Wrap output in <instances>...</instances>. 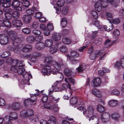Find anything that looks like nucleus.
<instances>
[{"instance_id":"c03bdc74","label":"nucleus","mask_w":124,"mask_h":124,"mask_svg":"<svg viewBox=\"0 0 124 124\" xmlns=\"http://www.w3.org/2000/svg\"><path fill=\"white\" fill-rule=\"evenodd\" d=\"M38 115L36 114L34 116L30 118V120L33 122H35L38 120Z\"/></svg>"},{"instance_id":"58836bf2","label":"nucleus","mask_w":124,"mask_h":124,"mask_svg":"<svg viewBox=\"0 0 124 124\" xmlns=\"http://www.w3.org/2000/svg\"><path fill=\"white\" fill-rule=\"evenodd\" d=\"M57 51V48L55 46H53L50 47V52L51 54L55 53Z\"/></svg>"},{"instance_id":"0eeeda50","label":"nucleus","mask_w":124,"mask_h":124,"mask_svg":"<svg viewBox=\"0 0 124 124\" xmlns=\"http://www.w3.org/2000/svg\"><path fill=\"white\" fill-rule=\"evenodd\" d=\"M53 65L54 68L58 70H61L64 66L63 61L62 60H60L58 62L55 61L53 62Z\"/></svg>"},{"instance_id":"72a5a7b5","label":"nucleus","mask_w":124,"mask_h":124,"mask_svg":"<svg viewBox=\"0 0 124 124\" xmlns=\"http://www.w3.org/2000/svg\"><path fill=\"white\" fill-rule=\"evenodd\" d=\"M65 75L69 77L72 75V72L67 69H65L64 70Z\"/></svg>"},{"instance_id":"c9c22d12","label":"nucleus","mask_w":124,"mask_h":124,"mask_svg":"<svg viewBox=\"0 0 124 124\" xmlns=\"http://www.w3.org/2000/svg\"><path fill=\"white\" fill-rule=\"evenodd\" d=\"M62 41L63 43L66 44H69L71 42L70 39L66 38H63L62 39Z\"/></svg>"},{"instance_id":"c85d7f7f","label":"nucleus","mask_w":124,"mask_h":124,"mask_svg":"<svg viewBox=\"0 0 124 124\" xmlns=\"http://www.w3.org/2000/svg\"><path fill=\"white\" fill-rule=\"evenodd\" d=\"M104 50L103 49H101L100 51L98 50H96L94 54L96 58H98L101 55Z\"/></svg>"},{"instance_id":"de8ad7c7","label":"nucleus","mask_w":124,"mask_h":124,"mask_svg":"<svg viewBox=\"0 0 124 124\" xmlns=\"http://www.w3.org/2000/svg\"><path fill=\"white\" fill-rule=\"evenodd\" d=\"M69 90V85H67L65 84H63L61 88V91L64 90H67V91H68Z\"/></svg>"},{"instance_id":"69168bd1","label":"nucleus","mask_w":124,"mask_h":124,"mask_svg":"<svg viewBox=\"0 0 124 124\" xmlns=\"http://www.w3.org/2000/svg\"><path fill=\"white\" fill-rule=\"evenodd\" d=\"M68 8L67 6H65L63 8L62 12L63 14H66L68 12Z\"/></svg>"},{"instance_id":"79ce46f5","label":"nucleus","mask_w":124,"mask_h":124,"mask_svg":"<svg viewBox=\"0 0 124 124\" xmlns=\"http://www.w3.org/2000/svg\"><path fill=\"white\" fill-rule=\"evenodd\" d=\"M59 49L60 51L64 53H65L68 51V49L65 46H63L61 47Z\"/></svg>"},{"instance_id":"5701e85b","label":"nucleus","mask_w":124,"mask_h":124,"mask_svg":"<svg viewBox=\"0 0 124 124\" xmlns=\"http://www.w3.org/2000/svg\"><path fill=\"white\" fill-rule=\"evenodd\" d=\"M112 45V43L111 41L109 39H108L105 41L104 46V48H106Z\"/></svg>"},{"instance_id":"49530a36","label":"nucleus","mask_w":124,"mask_h":124,"mask_svg":"<svg viewBox=\"0 0 124 124\" xmlns=\"http://www.w3.org/2000/svg\"><path fill=\"white\" fill-rule=\"evenodd\" d=\"M21 3L25 7H28L30 5L29 1L26 0H22Z\"/></svg>"},{"instance_id":"f8f14e48","label":"nucleus","mask_w":124,"mask_h":124,"mask_svg":"<svg viewBox=\"0 0 124 124\" xmlns=\"http://www.w3.org/2000/svg\"><path fill=\"white\" fill-rule=\"evenodd\" d=\"M5 118L11 120H15L17 118V114L14 112H10L9 116L8 115L5 116Z\"/></svg>"},{"instance_id":"bb28decb","label":"nucleus","mask_w":124,"mask_h":124,"mask_svg":"<svg viewBox=\"0 0 124 124\" xmlns=\"http://www.w3.org/2000/svg\"><path fill=\"white\" fill-rule=\"evenodd\" d=\"M44 46V44L43 43L38 42L36 43L35 47L37 49L40 50L42 49Z\"/></svg>"},{"instance_id":"a19ab883","label":"nucleus","mask_w":124,"mask_h":124,"mask_svg":"<svg viewBox=\"0 0 124 124\" xmlns=\"http://www.w3.org/2000/svg\"><path fill=\"white\" fill-rule=\"evenodd\" d=\"M110 93L114 95H118L120 93V91L116 89H114L112 90L110 92Z\"/></svg>"},{"instance_id":"0e129e2a","label":"nucleus","mask_w":124,"mask_h":124,"mask_svg":"<svg viewBox=\"0 0 124 124\" xmlns=\"http://www.w3.org/2000/svg\"><path fill=\"white\" fill-rule=\"evenodd\" d=\"M14 8L16 10L19 11H21L22 10V5L20 3H19V5L18 6H16Z\"/></svg>"},{"instance_id":"052dcab7","label":"nucleus","mask_w":124,"mask_h":124,"mask_svg":"<svg viewBox=\"0 0 124 124\" xmlns=\"http://www.w3.org/2000/svg\"><path fill=\"white\" fill-rule=\"evenodd\" d=\"M113 35L116 37H118L120 34V31L118 30H115L113 32Z\"/></svg>"},{"instance_id":"4468645a","label":"nucleus","mask_w":124,"mask_h":124,"mask_svg":"<svg viewBox=\"0 0 124 124\" xmlns=\"http://www.w3.org/2000/svg\"><path fill=\"white\" fill-rule=\"evenodd\" d=\"M32 19L31 16L28 15H25L23 16L22 20L24 22L26 23H30Z\"/></svg>"},{"instance_id":"6e6d98bb","label":"nucleus","mask_w":124,"mask_h":124,"mask_svg":"<svg viewBox=\"0 0 124 124\" xmlns=\"http://www.w3.org/2000/svg\"><path fill=\"white\" fill-rule=\"evenodd\" d=\"M4 26H5L8 27H10L11 26V23L8 20L4 22Z\"/></svg>"},{"instance_id":"1a4fd4ad","label":"nucleus","mask_w":124,"mask_h":124,"mask_svg":"<svg viewBox=\"0 0 124 124\" xmlns=\"http://www.w3.org/2000/svg\"><path fill=\"white\" fill-rule=\"evenodd\" d=\"M9 42L8 37L4 35H0V43L2 45H6Z\"/></svg>"},{"instance_id":"39448f33","label":"nucleus","mask_w":124,"mask_h":124,"mask_svg":"<svg viewBox=\"0 0 124 124\" xmlns=\"http://www.w3.org/2000/svg\"><path fill=\"white\" fill-rule=\"evenodd\" d=\"M11 0H2L1 1L0 3L2 4V7L4 8L2 9L3 11L5 12H11L12 10L9 8L11 5V3L10 1Z\"/></svg>"},{"instance_id":"423d86ee","label":"nucleus","mask_w":124,"mask_h":124,"mask_svg":"<svg viewBox=\"0 0 124 124\" xmlns=\"http://www.w3.org/2000/svg\"><path fill=\"white\" fill-rule=\"evenodd\" d=\"M34 111L31 109H29L27 110H23L20 113V116L22 118H27L31 117L33 115Z\"/></svg>"},{"instance_id":"412c9836","label":"nucleus","mask_w":124,"mask_h":124,"mask_svg":"<svg viewBox=\"0 0 124 124\" xmlns=\"http://www.w3.org/2000/svg\"><path fill=\"white\" fill-rule=\"evenodd\" d=\"M4 32L7 34L9 36H12L10 37V38L11 37H12L13 36H16V32L14 31H11L10 30H5L4 31Z\"/></svg>"},{"instance_id":"a878e982","label":"nucleus","mask_w":124,"mask_h":124,"mask_svg":"<svg viewBox=\"0 0 124 124\" xmlns=\"http://www.w3.org/2000/svg\"><path fill=\"white\" fill-rule=\"evenodd\" d=\"M86 67L85 64H83L81 66H80L76 69L78 73L81 72L86 68Z\"/></svg>"},{"instance_id":"6e6552de","label":"nucleus","mask_w":124,"mask_h":124,"mask_svg":"<svg viewBox=\"0 0 124 124\" xmlns=\"http://www.w3.org/2000/svg\"><path fill=\"white\" fill-rule=\"evenodd\" d=\"M11 39L12 41L13 44L15 46H18L22 42L20 39L16 35L11 37Z\"/></svg>"},{"instance_id":"f704fd0d","label":"nucleus","mask_w":124,"mask_h":124,"mask_svg":"<svg viewBox=\"0 0 124 124\" xmlns=\"http://www.w3.org/2000/svg\"><path fill=\"white\" fill-rule=\"evenodd\" d=\"M77 102V99L75 97H72L70 100V103L72 105L76 104Z\"/></svg>"},{"instance_id":"864d4df0","label":"nucleus","mask_w":124,"mask_h":124,"mask_svg":"<svg viewBox=\"0 0 124 124\" xmlns=\"http://www.w3.org/2000/svg\"><path fill=\"white\" fill-rule=\"evenodd\" d=\"M34 16L37 19H39L42 15V13L41 12H37L35 13Z\"/></svg>"},{"instance_id":"473e14b6","label":"nucleus","mask_w":124,"mask_h":124,"mask_svg":"<svg viewBox=\"0 0 124 124\" xmlns=\"http://www.w3.org/2000/svg\"><path fill=\"white\" fill-rule=\"evenodd\" d=\"M20 106L19 104L15 103L12 106V109L15 110H19L20 108Z\"/></svg>"},{"instance_id":"774afa93","label":"nucleus","mask_w":124,"mask_h":124,"mask_svg":"<svg viewBox=\"0 0 124 124\" xmlns=\"http://www.w3.org/2000/svg\"><path fill=\"white\" fill-rule=\"evenodd\" d=\"M51 105L50 104L47 103L44 104V107L45 108L50 110L51 109V108H51Z\"/></svg>"},{"instance_id":"680f3d73","label":"nucleus","mask_w":124,"mask_h":124,"mask_svg":"<svg viewBox=\"0 0 124 124\" xmlns=\"http://www.w3.org/2000/svg\"><path fill=\"white\" fill-rule=\"evenodd\" d=\"M4 15L5 18L7 19H10L12 18V15L9 13H6Z\"/></svg>"},{"instance_id":"dca6fc26","label":"nucleus","mask_w":124,"mask_h":124,"mask_svg":"<svg viewBox=\"0 0 124 124\" xmlns=\"http://www.w3.org/2000/svg\"><path fill=\"white\" fill-rule=\"evenodd\" d=\"M12 24L14 26L17 27L21 26L22 24L20 21L15 19L12 20Z\"/></svg>"},{"instance_id":"09e8293b","label":"nucleus","mask_w":124,"mask_h":124,"mask_svg":"<svg viewBox=\"0 0 124 124\" xmlns=\"http://www.w3.org/2000/svg\"><path fill=\"white\" fill-rule=\"evenodd\" d=\"M60 79L59 80H57L55 83V85H58V83L61 82L63 79L64 78L63 75L59 73Z\"/></svg>"},{"instance_id":"4d7b16f0","label":"nucleus","mask_w":124,"mask_h":124,"mask_svg":"<svg viewBox=\"0 0 124 124\" xmlns=\"http://www.w3.org/2000/svg\"><path fill=\"white\" fill-rule=\"evenodd\" d=\"M32 33L35 35H40L41 34V32L40 31L36 29L33 30Z\"/></svg>"},{"instance_id":"2eb2a0df","label":"nucleus","mask_w":124,"mask_h":124,"mask_svg":"<svg viewBox=\"0 0 124 124\" xmlns=\"http://www.w3.org/2000/svg\"><path fill=\"white\" fill-rule=\"evenodd\" d=\"M70 55V56L68 55H66L68 59L70 60L71 57L74 58L77 57L79 56V54L76 51H73L71 52Z\"/></svg>"},{"instance_id":"e2e57ef3","label":"nucleus","mask_w":124,"mask_h":124,"mask_svg":"<svg viewBox=\"0 0 124 124\" xmlns=\"http://www.w3.org/2000/svg\"><path fill=\"white\" fill-rule=\"evenodd\" d=\"M35 39L36 41L39 42L43 39V36L42 35L36 36L35 37Z\"/></svg>"},{"instance_id":"f3484780","label":"nucleus","mask_w":124,"mask_h":124,"mask_svg":"<svg viewBox=\"0 0 124 124\" xmlns=\"http://www.w3.org/2000/svg\"><path fill=\"white\" fill-rule=\"evenodd\" d=\"M52 38L54 40L57 41L61 39V37L59 33H54L53 34Z\"/></svg>"},{"instance_id":"c756f323","label":"nucleus","mask_w":124,"mask_h":124,"mask_svg":"<svg viewBox=\"0 0 124 124\" xmlns=\"http://www.w3.org/2000/svg\"><path fill=\"white\" fill-rule=\"evenodd\" d=\"M16 60H14L11 58H8L6 60V62L7 64H11L12 63L13 64L12 66L15 65L14 63H13L14 61Z\"/></svg>"},{"instance_id":"4c0bfd02","label":"nucleus","mask_w":124,"mask_h":124,"mask_svg":"<svg viewBox=\"0 0 124 124\" xmlns=\"http://www.w3.org/2000/svg\"><path fill=\"white\" fill-rule=\"evenodd\" d=\"M20 14L19 12L16 11L12 13V16L13 18H17L19 17Z\"/></svg>"},{"instance_id":"2f4dec72","label":"nucleus","mask_w":124,"mask_h":124,"mask_svg":"<svg viewBox=\"0 0 124 124\" xmlns=\"http://www.w3.org/2000/svg\"><path fill=\"white\" fill-rule=\"evenodd\" d=\"M65 2L64 0H58L57 2V5L59 7H62L64 5Z\"/></svg>"},{"instance_id":"6ab92c4d","label":"nucleus","mask_w":124,"mask_h":124,"mask_svg":"<svg viewBox=\"0 0 124 124\" xmlns=\"http://www.w3.org/2000/svg\"><path fill=\"white\" fill-rule=\"evenodd\" d=\"M55 117L53 116H50V119L47 122V124H56Z\"/></svg>"},{"instance_id":"f03ea898","label":"nucleus","mask_w":124,"mask_h":124,"mask_svg":"<svg viewBox=\"0 0 124 124\" xmlns=\"http://www.w3.org/2000/svg\"><path fill=\"white\" fill-rule=\"evenodd\" d=\"M45 62L46 63L45 65H42V67L43 68L42 70V72L44 75H47L48 76L51 73H52L54 74H56L58 72H54L53 71H50L51 69L50 66L53 64V62L55 61L53 60V58L51 56L49 55L46 57L45 59Z\"/></svg>"},{"instance_id":"3c124183","label":"nucleus","mask_w":124,"mask_h":124,"mask_svg":"<svg viewBox=\"0 0 124 124\" xmlns=\"http://www.w3.org/2000/svg\"><path fill=\"white\" fill-rule=\"evenodd\" d=\"M22 31L23 32L26 34L30 33L31 32L30 29L27 28H23V29Z\"/></svg>"},{"instance_id":"a211bd4d","label":"nucleus","mask_w":124,"mask_h":124,"mask_svg":"<svg viewBox=\"0 0 124 124\" xmlns=\"http://www.w3.org/2000/svg\"><path fill=\"white\" fill-rule=\"evenodd\" d=\"M102 28L104 30L107 31L112 30L113 29V25L111 23H109L108 25H104L103 26Z\"/></svg>"},{"instance_id":"ea45409f","label":"nucleus","mask_w":124,"mask_h":124,"mask_svg":"<svg viewBox=\"0 0 124 124\" xmlns=\"http://www.w3.org/2000/svg\"><path fill=\"white\" fill-rule=\"evenodd\" d=\"M97 109L99 112H101L104 111L105 108L104 107L99 105H97Z\"/></svg>"},{"instance_id":"bf43d9fd","label":"nucleus","mask_w":124,"mask_h":124,"mask_svg":"<svg viewBox=\"0 0 124 124\" xmlns=\"http://www.w3.org/2000/svg\"><path fill=\"white\" fill-rule=\"evenodd\" d=\"M92 16L95 19H97L98 15L97 12L95 11H92Z\"/></svg>"},{"instance_id":"8fccbe9b","label":"nucleus","mask_w":124,"mask_h":124,"mask_svg":"<svg viewBox=\"0 0 124 124\" xmlns=\"http://www.w3.org/2000/svg\"><path fill=\"white\" fill-rule=\"evenodd\" d=\"M67 21L66 19L65 18H63L61 21V25L63 27H65L67 25Z\"/></svg>"},{"instance_id":"13d9d810","label":"nucleus","mask_w":124,"mask_h":124,"mask_svg":"<svg viewBox=\"0 0 124 124\" xmlns=\"http://www.w3.org/2000/svg\"><path fill=\"white\" fill-rule=\"evenodd\" d=\"M47 28L49 31H53L54 28L52 24L50 23H49L47 24Z\"/></svg>"},{"instance_id":"7ed1b4c3","label":"nucleus","mask_w":124,"mask_h":124,"mask_svg":"<svg viewBox=\"0 0 124 124\" xmlns=\"http://www.w3.org/2000/svg\"><path fill=\"white\" fill-rule=\"evenodd\" d=\"M117 3H116L114 0H101V5L98 2H96L95 5V10L98 12L101 11L102 7L106 8L108 6V3L111 4L113 6L117 7L118 6V4L119 3V1L117 0Z\"/></svg>"},{"instance_id":"7c9ffc66","label":"nucleus","mask_w":124,"mask_h":124,"mask_svg":"<svg viewBox=\"0 0 124 124\" xmlns=\"http://www.w3.org/2000/svg\"><path fill=\"white\" fill-rule=\"evenodd\" d=\"M51 109L50 110H53L54 112H57L58 110L59 107L58 104H54L51 105Z\"/></svg>"},{"instance_id":"9d476101","label":"nucleus","mask_w":124,"mask_h":124,"mask_svg":"<svg viewBox=\"0 0 124 124\" xmlns=\"http://www.w3.org/2000/svg\"><path fill=\"white\" fill-rule=\"evenodd\" d=\"M33 98H31V99H28L25 101L24 104L26 106H31L33 103L35 102L37 100V97L36 96L33 97Z\"/></svg>"},{"instance_id":"603ef678","label":"nucleus","mask_w":124,"mask_h":124,"mask_svg":"<svg viewBox=\"0 0 124 124\" xmlns=\"http://www.w3.org/2000/svg\"><path fill=\"white\" fill-rule=\"evenodd\" d=\"M121 67V64L120 61L119 62H117L115 63L114 64V67L117 69L120 68Z\"/></svg>"},{"instance_id":"ddd939ff","label":"nucleus","mask_w":124,"mask_h":124,"mask_svg":"<svg viewBox=\"0 0 124 124\" xmlns=\"http://www.w3.org/2000/svg\"><path fill=\"white\" fill-rule=\"evenodd\" d=\"M69 90L68 91H66L67 94H65L63 96V98L64 99L68 100L70 97V95L72 94L73 92L71 88V85L69 84H68Z\"/></svg>"},{"instance_id":"338daca9","label":"nucleus","mask_w":124,"mask_h":124,"mask_svg":"<svg viewBox=\"0 0 124 124\" xmlns=\"http://www.w3.org/2000/svg\"><path fill=\"white\" fill-rule=\"evenodd\" d=\"M92 93L94 95L98 96V95L99 94V92L96 89H94L92 91Z\"/></svg>"},{"instance_id":"5fc2aeb1","label":"nucleus","mask_w":124,"mask_h":124,"mask_svg":"<svg viewBox=\"0 0 124 124\" xmlns=\"http://www.w3.org/2000/svg\"><path fill=\"white\" fill-rule=\"evenodd\" d=\"M112 118L114 119H118L119 117V114L117 113H115L112 114L111 115Z\"/></svg>"},{"instance_id":"20e7f679","label":"nucleus","mask_w":124,"mask_h":124,"mask_svg":"<svg viewBox=\"0 0 124 124\" xmlns=\"http://www.w3.org/2000/svg\"><path fill=\"white\" fill-rule=\"evenodd\" d=\"M13 62L15 65L11 67L10 68L11 70L13 72H17L19 74H21L25 71V69L23 67H19L18 60H15Z\"/></svg>"},{"instance_id":"e433bc0d","label":"nucleus","mask_w":124,"mask_h":124,"mask_svg":"<svg viewBox=\"0 0 124 124\" xmlns=\"http://www.w3.org/2000/svg\"><path fill=\"white\" fill-rule=\"evenodd\" d=\"M8 48L11 51L14 50L15 53H19L20 50V49L17 47H16L15 49H14L11 46L9 47Z\"/></svg>"},{"instance_id":"9b49d317","label":"nucleus","mask_w":124,"mask_h":124,"mask_svg":"<svg viewBox=\"0 0 124 124\" xmlns=\"http://www.w3.org/2000/svg\"><path fill=\"white\" fill-rule=\"evenodd\" d=\"M101 119L102 121L104 123L108 122L109 120V114L107 113L103 114L101 116Z\"/></svg>"},{"instance_id":"b1692460","label":"nucleus","mask_w":124,"mask_h":124,"mask_svg":"<svg viewBox=\"0 0 124 124\" xmlns=\"http://www.w3.org/2000/svg\"><path fill=\"white\" fill-rule=\"evenodd\" d=\"M105 15V16L107 19L109 20L110 22H111L113 18L112 15L110 13L108 12H106Z\"/></svg>"},{"instance_id":"aec40b11","label":"nucleus","mask_w":124,"mask_h":124,"mask_svg":"<svg viewBox=\"0 0 124 124\" xmlns=\"http://www.w3.org/2000/svg\"><path fill=\"white\" fill-rule=\"evenodd\" d=\"M101 83V81L100 78H95L94 81V85L97 87L99 86Z\"/></svg>"},{"instance_id":"f257e3e1","label":"nucleus","mask_w":124,"mask_h":124,"mask_svg":"<svg viewBox=\"0 0 124 124\" xmlns=\"http://www.w3.org/2000/svg\"><path fill=\"white\" fill-rule=\"evenodd\" d=\"M78 109L79 110L83 111L84 115L86 117L89 118V121H90L93 120V124H98V119L94 115V108L92 106L88 107L86 110L83 107H79Z\"/></svg>"},{"instance_id":"393cba45","label":"nucleus","mask_w":124,"mask_h":124,"mask_svg":"<svg viewBox=\"0 0 124 124\" xmlns=\"http://www.w3.org/2000/svg\"><path fill=\"white\" fill-rule=\"evenodd\" d=\"M118 103V101L114 100H112L108 102L109 106L112 107H115L117 105Z\"/></svg>"},{"instance_id":"4be33fe9","label":"nucleus","mask_w":124,"mask_h":124,"mask_svg":"<svg viewBox=\"0 0 124 124\" xmlns=\"http://www.w3.org/2000/svg\"><path fill=\"white\" fill-rule=\"evenodd\" d=\"M32 48L31 46L29 45H25L22 49V51L25 53L29 51Z\"/></svg>"},{"instance_id":"cd10ccee","label":"nucleus","mask_w":124,"mask_h":124,"mask_svg":"<svg viewBox=\"0 0 124 124\" xmlns=\"http://www.w3.org/2000/svg\"><path fill=\"white\" fill-rule=\"evenodd\" d=\"M53 41L51 39H46L45 41V46L46 47H50L53 44Z\"/></svg>"},{"instance_id":"a18cd8bd","label":"nucleus","mask_w":124,"mask_h":124,"mask_svg":"<svg viewBox=\"0 0 124 124\" xmlns=\"http://www.w3.org/2000/svg\"><path fill=\"white\" fill-rule=\"evenodd\" d=\"M20 3V2L19 1L17 0H14L12 2L11 5L12 7L14 8L17 6H18L19 5V3Z\"/></svg>"},{"instance_id":"37998d69","label":"nucleus","mask_w":124,"mask_h":124,"mask_svg":"<svg viewBox=\"0 0 124 124\" xmlns=\"http://www.w3.org/2000/svg\"><path fill=\"white\" fill-rule=\"evenodd\" d=\"M10 54L9 52L7 51L1 54L0 56L2 57H6L9 56Z\"/></svg>"}]
</instances>
